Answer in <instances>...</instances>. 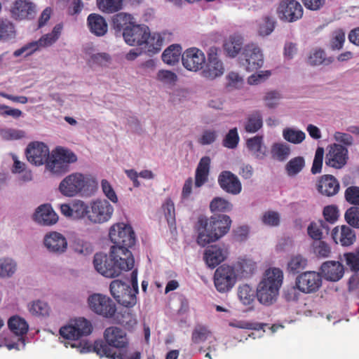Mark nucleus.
I'll return each mask as SVG.
<instances>
[{
	"label": "nucleus",
	"instance_id": "obj_1",
	"mask_svg": "<svg viewBox=\"0 0 359 359\" xmlns=\"http://www.w3.org/2000/svg\"><path fill=\"white\" fill-rule=\"evenodd\" d=\"M109 237L114 243L109 255L99 252L94 256L93 264L97 272L108 278L118 276L123 271L131 270L135 259L129 250L136 242L135 233L130 224H114L109 229Z\"/></svg>",
	"mask_w": 359,
	"mask_h": 359
},
{
	"label": "nucleus",
	"instance_id": "obj_2",
	"mask_svg": "<svg viewBox=\"0 0 359 359\" xmlns=\"http://www.w3.org/2000/svg\"><path fill=\"white\" fill-rule=\"evenodd\" d=\"M129 346V337L126 332L117 326L107 327L103 333V339L95 341L93 345L87 341L83 343L81 353L93 351L100 357L113 358L118 350L127 349Z\"/></svg>",
	"mask_w": 359,
	"mask_h": 359
},
{
	"label": "nucleus",
	"instance_id": "obj_3",
	"mask_svg": "<svg viewBox=\"0 0 359 359\" xmlns=\"http://www.w3.org/2000/svg\"><path fill=\"white\" fill-rule=\"evenodd\" d=\"M231 225V218L226 215L215 214L210 219L198 217L196 224L198 244L205 247L219 240L229 232Z\"/></svg>",
	"mask_w": 359,
	"mask_h": 359
},
{
	"label": "nucleus",
	"instance_id": "obj_4",
	"mask_svg": "<svg viewBox=\"0 0 359 359\" xmlns=\"http://www.w3.org/2000/svg\"><path fill=\"white\" fill-rule=\"evenodd\" d=\"M96 179L90 175L74 172L65 177L60 183L59 191L67 197H73L79 194L91 196L97 189Z\"/></svg>",
	"mask_w": 359,
	"mask_h": 359
},
{
	"label": "nucleus",
	"instance_id": "obj_5",
	"mask_svg": "<svg viewBox=\"0 0 359 359\" xmlns=\"http://www.w3.org/2000/svg\"><path fill=\"white\" fill-rule=\"evenodd\" d=\"M283 279V273L280 269L272 268L266 271L257 287V298L262 304L269 306L276 302Z\"/></svg>",
	"mask_w": 359,
	"mask_h": 359
},
{
	"label": "nucleus",
	"instance_id": "obj_6",
	"mask_svg": "<svg viewBox=\"0 0 359 359\" xmlns=\"http://www.w3.org/2000/svg\"><path fill=\"white\" fill-rule=\"evenodd\" d=\"M76 161V156L70 150L57 148L51 157L47 160L46 168L52 173L61 175L67 172L69 164Z\"/></svg>",
	"mask_w": 359,
	"mask_h": 359
},
{
	"label": "nucleus",
	"instance_id": "obj_7",
	"mask_svg": "<svg viewBox=\"0 0 359 359\" xmlns=\"http://www.w3.org/2000/svg\"><path fill=\"white\" fill-rule=\"evenodd\" d=\"M123 37L126 43L130 46H142L145 44L149 48L154 47L152 41L154 36H151L149 27L145 25H137L136 22L123 33Z\"/></svg>",
	"mask_w": 359,
	"mask_h": 359
},
{
	"label": "nucleus",
	"instance_id": "obj_8",
	"mask_svg": "<svg viewBox=\"0 0 359 359\" xmlns=\"http://www.w3.org/2000/svg\"><path fill=\"white\" fill-rule=\"evenodd\" d=\"M92 331L91 323L84 318H79L72 323L62 327L60 329V334L66 339L78 340L83 336L89 335Z\"/></svg>",
	"mask_w": 359,
	"mask_h": 359
},
{
	"label": "nucleus",
	"instance_id": "obj_9",
	"mask_svg": "<svg viewBox=\"0 0 359 359\" xmlns=\"http://www.w3.org/2000/svg\"><path fill=\"white\" fill-rule=\"evenodd\" d=\"M237 276L234 268L229 265H221L215 271L214 285L219 292H227L236 282Z\"/></svg>",
	"mask_w": 359,
	"mask_h": 359
},
{
	"label": "nucleus",
	"instance_id": "obj_10",
	"mask_svg": "<svg viewBox=\"0 0 359 359\" xmlns=\"http://www.w3.org/2000/svg\"><path fill=\"white\" fill-rule=\"evenodd\" d=\"M240 64L248 72H252L261 68L264 63L263 55L260 48L255 44L245 46L239 57Z\"/></svg>",
	"mask_w": 359,
	"mask_h": 359
},
{
	"label": "nucleus",
	"instance_id": "obj_11",
	"mask_svg": "<svg viewBox=\"0 0 359 359\" xmlns=\"http://www.w3.org/2000/svg\"><path fill=\"white\" fill-rule=\"evenodd\" d=\"M114 212V208L105 199H97L90 203L88 220L93 224H102L109 221Z\"/></svg>",
	"mask_w": 359,
	"mask_h": 359
},
{
	"label": "nucleus",
	"instance_id": "obj_12",
	"mask_svg": "<svg viewBox=\"0 0 359 359\" xmlns=\"http://www.w3.org/2000/svg\"><path fill=\"white\" fill-rule=\"evenodd\" d=\"M295 285L302 293H315L322 286V276L313 271L302 272L297 276Z\"/></svg>",
	"mask_w": 359,
	"mask_h": 359
},
{
	"label": "nucleus",
	"instance_id": "obj_13",
	"mask_svg": "<svg viewBox=\"0 0 359 359\" xmlns=\"http://www.w3.org/2000/svg\"><path fill=\"white\" fill-rule=\"evenodd\" d=\"M90 309L95 313L105 318H111L116 311L114 302L107 296L93 294L88 299Z\"/></svg>",
	"mask_w": 359,
	"mask_h": 359
},
{
	"label": "nucleus",
	"instance_id": "obj_14",
	"mask_svg": "<svg viewBox=\"0 0 359 359\" xmlns=\"http://www.w3.org/2000/svg\"><path fill=\"white\" fill-rule=\"evenodd\" d=\"M218 51L219 48L212 46L208 52V61L201 72L203 76L208 79L213 80L224 73V66L218 57Z\"/></svg>",
	"mask_w": 359,
	"mask_h": 359
},
{
	"label": "nucleus",
	"instance_id": "obj_15",
	"mask_svg": "<svg viewBox=\"0 0 359 359\" xmlns=\"http://www.w3.org/2000/svg\"><path fill=\"white\" fill-rule=\"evenodd\" d=\"M277 14L280 20L292 22L302 17L303 8L297 1L283 0L277 8Z\"/></svg>",
	"mask_w": 359,
	"mask_h": 359
},
{
	"label": "nucleus",
	"instance_id": "obj_16",
	"mask_svg": "<svg viewBox=\"0 0 359 359\" xmlns=\"http://www.w3.org/2000/svg\"><path fill=\"white\" fill-rule=\"evenodd\" d=\"M49 154L48 147L44 143L40 142L29 143L25 149L27 161L36 166L46 163Z\"/></svg>",
	"mask_w": 359,
	"mask_h": 359
},
{
	"label": "nucleus",
	"instance_id": "obj_17",
	"mask_svg": "<svg viewBox=\"0 0 359 359\" xmlns=\"http://www.w3.org/2000/svg\"><path fill=\"white\" fill-rule=\"evenodd\" d=\"M36 12V6L29 0H16L11 8L12 18L18 21L33 20Z\"/></svg>",
	"mask_w": 359,
	"mask_h": 359
},
{
	"label": "nucleus",
	"instance_id": "obj_18",
	"mask_svg": "<svg viewBox=\"0 0 359 359\" xmlns=\"http://www.w3.org/2000/svg\"><path fill=\"white\" fill-rule=\"evenodd\" d=\"M182 65L187 70L197 72L201 70L205 64L204 53L197 48H190L182 55Z\"/></svg>",
	"mask_w": 359,
	"mask_h": 359
},
{
	"label": "nucleus",
	"instance_id": "obj_19",
	"mask_svg": "<svg viewBox=\"0 0 359 359\" xmlns=\"http://www.w3.org/2000/svg\"><path fill=\"white\" fill-rule=\"evenodd\" d=\"M347 158V149L342 145L334 144L326 155L325 163L328 166L339 169L346 163Z\"/></svg>",
	"mask_w": 359,
	"mask_h": 359
},
{
	"label": "nucleus",
	"instance_id": "obj_20",
	"mask_svg": "<svg viewBox=\"0 0 359 359\" xmlns=\"http://www.w3.org/2000/svg\"><path fill=\"white\" fill-rule=\"evenodd\" d=\"M218 184L226 193L237 195L241 192L242 185L238 177L229 170H224L218 176Z\"/></svg>",
	"mask_w": 359,
	"mask_h": 359
},
{
	"label": "nucleus",
	"instance_id": "obj_21",
	"mask_svg": "<svg viewBox=\"0 0 359 359\" xmlns=\"http://www.w3.org/2000/svg\"><path fill=\"white\" fill-rule=\"evenodd\" d=\"M228 255L227 248L224 245H212L204 252V260L210 268H215L224 262Z\"/></svg>",
	"mask_w": 359,
	"mask_h": 359
},
{
	"label": "nucleus",
	"instance_id": "obj_22",
	"mask_svg": "<svg viewBox=\"0 0 359 359\" xmlns=\"http://www.w3.org/2000/svg\"><path fill=\"white\" fill-rule=\"evenodd\" d=\"M34 220L43 226H51L57 223L58 216L49 204L39 206L33 215Z\"/></svg>",
	"mask_w": 359,
	"mask_h": 359
},
{
	"label": "nucleus",
	"instance_id": "obj_23",
	"mask_svg": "<svg viewBox=\"0 0 359 359\" xmlns=\"http://www.w3.org/2000/svg\"><path fill=\"white\" fill-rule=\"evenodd\" d=\"M316 188L320 194L330 197L338 194L340 185L333 175H324L319 178Z\"/></svg>",
	"mask_w": 359,
	"mask_h": 359
},
{
	"label": "nucleus",
	"instance_id": "obj_24",
	"mask_svg": "<svg viewBox=\"0 0 359 359\" xmlns=\"http://www.w3.org/2000/svg\"><path fill=\"white\" fill-rule=\"evenodd\" d=\"M332 237L335 243L346 247L353 245L356 240L355 231L346 225L334 227L332 231Z\"/></svg>",
	"mask_w": 359,
	"mask_h": 359
},
{
	"label": "nucleus",
	"instance_id": "obj_25",
	"mask_svg": "<svg viewBox=\"0 0 359 359\" xmlns=\"http://www.w3.org/2000/svg\"><path fill=\"white\" fill-rule=\"evenodd\" d=\"M43 243L47 249L52 252L62 253L67 248V242L65 237L56 231L46 234Z\"/></svg>",
	"mask_w": 359,
	"mask_h": 359
},
{
	"label": "nucleus",
	"instance_id": "obj_26",
	"mask_svg": "<svg viewBox=\"0 0 359 359\" xmlns=\"http://www.w3.org/2000/svg\"><path fill=\"white\" fill-rule=\"evenodd\" d=\"M135 22L131 14L124 12L116 13L111 19V27L116 35H123Z\"/></svg>",
	"mask_w": 359,
	"mask_h": 359
},
{
	"label": "nucleus",
	"instance_id": "obj_27",
	"mask_svg": "<svg viewBox=\"0 0 359 359\" xmlns=\"http://www.w3.org/2000/svg\"><path fill=\"white\" fill-rule=\"evenodd\" d=\"M321 273L326 280L337 281L341 279L344 273L343 265L338 261H327L320 267Z\"/></svg>",
	"mask_w": 359,
	"mask_h": 359
},
{
	"label": "nucleus",
	"instance_id": "obj_28",
	"mask_svg": "<svg viewBox=\"0 0 359 359\" xmlns=\"http://www.w3.org/2000/svg\"><path fill=\"white\" fill-rule=\"evenodd\" d=\"M87 24L90 32L97 36H104L107 32V22L100 14H90L87 18Z\"/></svg>",
	"mask_w": 359,
	"mask_h": 359
},
{
	"label": "nucleus",
	"instance_id": "obj_29",
	"mask_svg": "<svg viewBox=\"0 0 359 359\" xmlns=\"http://www.w3.org/2000/svg\"><path fill=\"white\" fill-rule=\"evenodd\" d=\"M210 166V158L209 156H203L201 158L196 170L195 186L201 187L208 179Z\"/></svg>",
	"mask_w": 359,
	"mask_h": 359
},
{
	"label": "nucleus",
	"instance_id": "obj_30",
	"mask_svg": "<svg viewBox=\"0 0 359 359\" xmlns=\"http://www.w3.org/2000/svg\"><path fill=\"white\" fill-rule=\"evenodd\" d=\"M8 326L9 330L18 337L25 335L29 330V325L27 321L18 316H14L9 318Z\"/></svg>",
	"mask_w": 359,
	"mask_h": 359
},
{
	"label": "nucleus",
	"instance_id": "obj_31",
	"mask_svg": "<svg viewBox=\"0 0 359 359\" xmlns=\"http://www.w3.org/2000/svg\"><path fill=\"white\" fill-rule=\"evenodd\" d=\"M96 4L103 13L112 14L123 9V0H97Z\"/></svg>",
	"mask_w": 359,
	"mask_h": 359
},
{
	"label": "nucleus",
	"instance_id": "obj_32",
	"mask_svg": "<svg viewBox=\"0 0 359 359\" xmlns=\"http://www.w3.org/2000/svg\"><path fill=\"white\" fill-rule=\"evenodd\" d=\"M263 125L262 115L258 110L248 114L245 123V130L250 133L257 132Z\"/></svg>",
	"mask_w": 359,
	"mask_h": 359
},
{
	"label": "nucleus",
	"instance_id": "obj_33",
	"mask_svg": "<svg viewBox=\"0 0 359 359\" xmlns=\"http://www.w3.org/2000/svg\"><path fill=\"white\" fill-rule=\"evenodd\" d=\"M246 144L252 154L257 158L262 159L266 156V147L263 145L262 136L248 139Z\"/></svg>",
	"mask_w": 359,
	"mask_h": 359
},
{
	"label": "nucleus",
	"instance_id": "obj_34",
	"mask_svg": "<svg viewBox=\"0 0 359 359\" xmlns=\"http://www.w3.org/2000/svg\"><path fill=\"white\" fill-rule=\"evenodd\" d=\"M15 25L8 19L0 18V41H7L15 38Z\"/></svg>",
	"mask_w": 359,
	"mask_h": 359
},
{
	"label": "nucleus",
	"instance_id": "obj_35",
	"mask_svg": "<svg viewBox=\"0 0 359 359\" xmlns=\"http://www.w3.org/2000/svg\"><path fill=\"white\" fill-rule=\"evenodd\" d=\"M243 38L240 36H231L224 43V49L227 55L236 57L243 46Z\"/></svg>",
	"mask_w": 359,
	"mask_h": 359
},
{
	"label": "nucleus",
	"instance_id": "obj_36",
	"mask_svg": "<svg viewBox=\"0 0 359 359\" xmlns=\"http://www.w3.org/2000/svg\"><path fill=\"white\" fill-rule=\"evenodd\" d=\"M182 55V48L178 44H173L168 47L162 54L163 61L169 65H174L178 62Z\"/></svg>",
	"mask_w": 359,
	"mask_h": 359
},
{
	"label": "nucleus",
	"instance_id": "obj_37",
	"mask_svg": "<svg viewBox=\"0 0 359 359\" xmlns=\"http://www.w3.org/2000/svg\"><path fill=\"white\" fill-rule=\"evenodd\" d=\"M212 337L213 336L211 330L208 326L202 324H197L191 334V341L196 344L203 343Z\"/></svg>",
	"mask_w": 359,
	"mask_h": 359
},
{
	"label": "nucleus",
	"instance_id": "obj_38",
	"mask_svg": "<svg viewBox=\"0 0 359 359\" xmlns=\"http://www.w3.org/2000/svg\"><path fill=\"white\" fill-rule=\"evenodd\" d=\"M62 25L57 24L53 29L51 33L43 35L37 41L40 48H46L53 45L60 37Z\"/></svg>",
	"mask_w": 359,
	"mask_h": 359
},
{
	"label": "nucleus",
	"instance_id": "obj_39",
	"mask_svg": "<svg viewBox=\"0 0 359 359\" xmlns=\"http://www.w3.org/2000/svg\"><path fill=\"white\" fill-rule=\"evenodd\" d=\"M333 61L334 58L332 57H327L325 51L322 49L313 50L308 58V63L312 66L320 65H329Z\"/></svg>",
	"mask_w": 359,
	"mask_h": 359
},
{
	"label": "nucleus",
	"instance_id": "obj_40",
	"mask_svg": "<svg viewBox=\"0 0 359 359\" xmlns=\"http://www.w3.org/2000/svg\"><path fill=\"white\" fill-rule=\"evenodd\" d=\"M271 154L273 158L284 161L290 154V148L285 143H275L271 147Z\"/></svg>",
	"mask_w": 359,
	"mask_h": 359
},
{
	"label": "nucleus",
	"instance_id": "obj_41",
	"mask_svg": "<svg viewBox=\"0 0 359 359\" xmlns=\"http://www.w3.org/2000/svg\"><path fill=\"white\" fill-rule=\"evenodd\" d=\"M304 166V158L302 156H297L287 162L285 165V170L288 176L293 177L299 174Z\"/></svg>",
	"mask_w": 359,
	"mask_h": 359
},
{
	"label": "nucleus",
	"instance_id": "obj_42",
	"mask_svg": "<svg viewBox=\"0 0 359 359\" xmlns=\"http://www.w3.org/2000/svg\"><path fill=\"white\" fill-rule=\"evenodd\" d=\"M29 311L33 316L45 317L49 316L50 308L46 302L37 300L29 305Z\"/></svg>",
	"mask_w": 359,
	"mask_h": 359
},
{
	"label": "nucleus",
	"instance_id": "obj_43",
	"mask_svg": "<svg viewBox=\"0 0 359 359\" xmlns=\"http://www.w3.org/2000/svg\"><path fill=\"white\" fill-rule=\"evenodd\" d=\"M232 204L222 197L214 198L210 203V209L212 212H226L232 210Z\"/></svg>",
	"mask_w": 359,
	"mask_h": 359
},
{
	"label": "nucleus",
	"instance_id": "obj_44",
	"mask_svg": "<svg viewBox=\"0 0 359 359\" xmlns=\"http://www.w3.org/2000/svg\"><path fill=\"white\" fill-rule=\"evenodd\" d=\"M138 292L132 289L130 286L128 290L125 291L121 297L117 299L116 301L121 305L127 307L131 308L133 307L137 303V297L136 294Z\"/></svg>",
	"mask_w": 359,
	"mask_h": 359
},
{
	"label": "nucleus",
	"instance_id": "obj_45",
	"mask_svg": "<svg viewBox=\"0 0 359 359\" xmlns=\"http://www.w3.org/2000/svg\"><path fill=\"white\" fill-rule=\"evenodd\" d=\"M240 301L246 306L252 304L255 300V291L248 285H240L238 291Z\"/></svg>",
	"mask_w": 359,
	"mask_h": 359
},
{
	"label": "nucleus",
	"instance_id": "obj_46",
	"mask_svg": "<svg viewBox=\"0 0 359 359\" xmlns=\"http://www.w3.org/2000/svg\"><path fill=\"white\" fill-rule=\"evenodd\" d=\"M16 270V264L9 258L0 259V277H11Z\"/></svg>",
	"mask_w": 359,
	"mask_h": 359
},
{
	"label": "nucleus",
	"instance_id": "obj_47",
	"mask_svg": "<svg viewBox=\"0 0 359 359\" xmlns=\"http://www.w3.org/2000/svg\"><path fill=\"white\" fill-rule=\"evenodd\" d=\"M90 206L82 201L76 200L73 202V218L83 219L85 217L88 219Z\"/></svg>",
	"mask_w": 359,
	"mask_h": 359
},
{
	"label": "nucleus",
	"instance_id": "obj_48",
	"mask_svg": "<svg viewBox=\"0 0 359 359\" xmlns=\"http://www.w3.org/2000/svg\"><path fill=\"white\" fill-rule=\"evenodd\" d=\"M307 264V260L302 255H296L292 257L287 264L288 271L291 273H296L303 270Z\"/></svg>",
	"mask_w": 359,
	"mask_h": 359
},
{
	"label": "nucleus",
	"instance_id": "obj_49",
	"mask_svg": "<svg viewBox=\"0 0 359 359\" xmlns=\"http://www.w3.org/2000/svg\"><path fill=\"white\" fill-rule=\"evenodd\" d=\"M162 208L169 226H172L175 224V210L173 201L167 198L162 205Z\"/></svg>",
	"mask_w": 359,
	"mask_h": 359
},
{
	"label": "nucleus",
	"instance_id": "obj_50",
	"mask_svg": "<svg viewBox=\"0 0 359 359\" xmlns=\"http://www.w3.org/2000/svg\"><path fill=\"white\" fill-rule=\"evenodd\" d=\"M283 135L285 140L293 144L301 143L305 139L304 132L292 128L285 129Z\"/></svg>",
	"mask_w": 359,
	"mask_h": 359
},
{
	"label": "nucleus",
	"instance_id": "obj_51",
	"mask_svg": "<svg viewBox=\"0 0 359 359\" xmlns=\"http://www.w3.org/2000/svg\"><path fill=\"white\" fill-rule=\"evenodd\" d=\"M345 220L352 227L359 229V207L352 206L344 215Z\"/></svg>",
	"mask_w": 359,
	"mask_h": 359
},
{
	"label": "nucleus",
	"instance_id": "obj_52",
	"mask_svg": "<svg viewBox=\"0 0 359 359\" xmlns=\"http://www.w3.org/2000/svg\"><path fill=\"white\" fill-rule=\"evenodd\" d=\"M313 247V252L318 258H327L332 252L330 246L323 241L315 242Z\"/></svg>",
	"mask_w": 359,
	"mask_h": 359
},
{
	"label": "nucleus",
	"instance_id": "obj_53",
	"mask_svg": "<svg viewBox=\"0 0 359 359\" xmlns=\"http://www.w3.org/2000/svg\"><path fill=\"white\" fill-rule=\"evenodd\" d=\"M128 288L129 285L120 280H113L109 285L110 292L116 300Z\"/></svg>",
	"mask_w": 359,
	"mask_h": 359
},
{
	"label": "nucleus",
	"instance_id": "obj_54",
	"mask_svg": "<svg viewBox=\"0 0 359 359\" xmlns=\"http://www.w3.org/2000/svg\"><path fill=\"white\" fill-rule=\"evenodd\" d=\"M39 48L40 47L36 41H32L24 45L20 48L15 50L13 53V55L16 57L22 55H24L25 57H28L39 50Z\"/></svg>",
	"mask_w": 359,
	"mask_h": 359
},
{
	"label": "nucleus",
	"instance_id": "obj_55",
	"mask_svg": "<svg viewBox=\"0 0 359 359\" xmlns=\"http://www.w3.org/2000/svg\"><path fill=\"white\" fill-rule=\"evenodd\" d=\"M239 136L236 128L231 129L223 140L222 144L229 149H235L238 144Z\"/></svg>",
	"mask_w": 359,
	"mask_h": 359
},
{
	"label": "nucleus",
	"instance_id": "obj_56",
	"mask_svg": "<svg viewBox=\"0 0 359 359\" xmlns=\"http://www.w3.org/2000/svg\"><path fill=\"white\" fill-rule=\"evenodd\" d=\"M346 264L353 271H359V250L355 252L344 254Z\"/></svg>",
	"mask_w": 359,
	"mask_h": 359
},
{
	"label": "nucleus",
	"instance_id": "obj_57",
	"mask_svg": "<svg viewBox=\"0 0 359 359\" xmlns=\"http://www.w3.org/2000/svg\"><path fill=\"white\" fill-rule=\"evenodd\" d=\"M156 79L164 84L173 85L177 80V76L172 71L161 69L158 72Z\"/></svg>",
	"mask_w": 359,
	"mask_h": 359
},
{
	"label": "nucleus",
	"instance_id": "obj_58",
	"mask_svg": "<svg viewBox=\"0 0 359 359\" xmlns=\"http://www.w3.org/2000/svg\"><path fill=\"white\" fill-rule=\"evenodd\" d=\"M346 201L354 206H359V187L351 186L344 192Z\"/></svg>",
	"mask_w": 359,
	"mask_h": 359
},
{
	"label": "nucleus",
	"instance_id": "obj_59",
	"mask_svg": "<svg viewBox=\"0 0 359 359\" xmlns=\"http://www.w3.org/2000/svg\"><path fill=\"white\" fill-rule=\"evenodd\" d=\"M345 41V33L342 29L335 30L332 33L330 40V48L332 50H340Z\"/></svg>",
	"mask_w": 359,
	"mask_h": 359
},
{
	"label": "nucleus",
	"instance_id": "obj_60",
	"mask_svg": "<svg viewBox=\"0 0 359 359\" xmlns=\"http://www.w3.org/2000/svg\"><path fill=\"white\" fill-rule=\"evenodd\" d=\"M323 216L326 222L330 224L335 223L339 217V210L337 205H327L323 209Z\"/></svg>",
	"mask_w": 359,
	"mask_h": 359
},
{
	"label": "nucleus",
	"instance_id": "obj_61",
	"mask_svg": "<svg viewBox=\"0 0 359 359\" xmlns=\"http://www.w3.org/2000/svg\"><path fill=\"white\" fill-rule=\"evenodd\" d=\"M324 156V149L322 147H318L315 154L313 165L311 169L312 174L316 175L320 173L322 170L323 161Z\"/></svg>",
	"mask_w": 359,
	"mask_h": 359
},
{
	"label": "nucleus",
	"instance_id": "obj_62",
	"mask_svg": "<svg viewBox=\"0 0 359 359\" xmlns=\"http://www.w3.org/2000/svg\"><path fill=\"white\" fill-rule=\"evenodd\" d=\"M275 20L269 16L264 18L263 22L260 24L259 27V34L261 36L269 35L275 28Z\"/></svg>",
	"mask_w": 359,
	"mask_h": 359
},
{
	"label": "nucleus",
	"instance_id": "obj_63",
	"mask_svg": "<svg viewBox=\"0 0 359 359\" xmlns=\"http://www.w3.org/2000/svg\"><path fill=\"white\" fill-rule=\"evenodd\" d=\"M262 221L264 224L270 226H278L280 224V215L275 211H267L263 215Z\"/></svg>",
	"mask_w": 359,
	"mask_h": 359
},
{
	"label": "nucleus",
	"instance_id": "obj_64",
	"mask_svg": "<svg viewBox=\"0 0 359 359\" xmlns=\"http://www.w3.org/2000/svg\"><path fill=\"white\" fill-rule=\"evenodd\" d=\"M101 187L104 196L112 203L118 202V197L111 184L107 180H102Z\"/></svg>",
	"mask_w": 359,
	"mask_h": 359
}]
</instances>
